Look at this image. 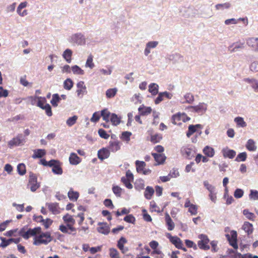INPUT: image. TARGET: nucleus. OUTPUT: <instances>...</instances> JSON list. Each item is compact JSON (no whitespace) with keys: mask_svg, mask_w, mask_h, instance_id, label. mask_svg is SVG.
Instances as JSON below:
<instances>
[{"mask_svg":"<svg viewBox=\"0 0 258 258\" xmlns=\"http://www.w3.org/2000/svg\"><path fill=\"white\" fill-rule=\"evenodd\" d=\"M190 119L185 113L178 112L172 116V121L174 124L180 125L182 122H186Z\"/></svg>","mask_w":258,"mask_h":258,"instance_id":"f03ea898","label":"nucleus"},{"mask_svg":"<svg viewBox=\"0 0 258 258\" xmlns=\"http://www.w3.org/2000/svg\"><path fill=\"white\" fill-rule=\"evenodd\" d=\"M181 152L182 155L188 159H191L192 157V150L190 148L186 147L183 148L181 150Z\"/></svg>","mask_w":258,"mask_h":258,"instance_id":"c756f323","label":"nucleus"},{"mask_svg":"<svg viewBox=\"0 0 258 258\" xmlns=\"http://www.w3.org/2000/svg\"><path fill=\"white\" fill-rule=\"evenodd\" d=\"M165 221L166 226L169 231H171L174 229L175 227L174 223L168 213L165 214Z\"/></svg>","mask_w":258,"mask_h":258,"instance_id":"2eb2a0df","label":"nucleus"},{"mask_svg":"<svg viewBox=\"0 0 258 258\" xmlns=\"http://www.w3.org/2000/svg\"><path fill=\"white\" fill-rule=\"evenodd\" d=\"M98 134L100 137L104 139H107L109 137V135L103 129L100 128L98 130Z\"/></svg>","mask_w":258,"mask_h":258,"instance_id":"052dcab7","label":"nucleus"},{"mask_svg":"<svg viewBox=\"0 0 258 258\" xmlns=\"http://www.w3.org/2000/svg\"><path fill=\"white\" fill-rule=\"evenodd\" d=\"M95 65L93 62V56L91 55H90L87 59V61L85 63V67L86 68H89L92 69L94 67Z\"/></svg>","mask_w":258,"mask_h":258,"instance_id":"a18cd8bd","label":"nucleus"},{"mask_svg":"<svg viewBox=\"0 0 258 258\" xmlns=\"http://www.w3.org/2000/svg\"><path fill=\"white\" fill-rule=\"evenodd\" d=\"M109 155V151L106 149H102L98 152V157L101 160L107 158Z\"/></svg>","mask_w":258,"mask_h":258,"instance_id":"aec40b11","label":"nucleus"},{"mask_svg":"<svg viewBox=\"0 0 258 258\" xmlns=\"http://www.w3.org/2000/svg\"><path fill=\"white\" fill-rule=\"evenodd\" d=\"M51 241L50 234L49 232L43 233L38 236H35L33 244L39 245L42 244H46Z\"/></svg>","mask_w":258,"mask_h":258,"instance_id":"f257e3e1","label":"nucleus"},{"mask_svg":"<svg viewBox=\"0 0 258 258\" xmlns=\"http://www.w3.org/2000/svg\"><path fill=\"white\" fill-rule=\"evenodd\" d=\"M184 98L186 100V102L191 103L194 100V96L190 93H187L184 95Z\"/></svg>","mask_w":258,"mask_h":258,"instance_id":"338daca9","label":"nucleus"},{"mask_svg":"<svg viewBox=\"0 0 258 258\" xmlns=\"http://www.w3.org/2000/svg\"><path fill=\"white\" fill-rule=\"evenodd\" d=\"M247 158V154L246 152H242L238 154L235 161L236 162L245 161Z\"/></svg>","mask_w":258,"mask_h":258,"instance_id":"37998d69","label":"nucleus"},{"mask_svg":"<svg viewBox=\"0 0 258 258\" xmlns=\"http://www.w3.org/2000/svg\"><path fill=\"white\" fill-rule=\"evenodd\" d=\"M234 121L236 123L238 127H244L246 126V123L244 121L243 118L241 117H236L234 118Z\"/></svg>","mask_w":258,"mask_h":258,"instance_id":"72a5a7b5","label":"nucleus"},{"mask_svg":"<svg viewBox=\"0 0 258 258\" xmlns=\"http://www.w3.org/2000/svg\"><path fill=\"white\" fill-rule=\"evenodd\" d=\"M97 231L102 234L107 235L110 232V227L106 223H99Z\"/></svg>","mask_w":258,"mask_h":258,"instance_id":"ddd939ff","label":"nucleus"},{"mask_svg":"<svg viewBox=\"0 0 258 258\" xmlns=\"http://www.w3.org/2000/svg\"><path fill=\"white\" fill-rule=\"evenodd\" d=\"M200 240L198 241V245L199 247L203 250H208L210 249V245L209 244L210 240L207 235L205 234H200L198 236Z\"/></svg>","mask_w":258,"mask_h":258,"instance_id":"7ed1b4c3","label":"nucleus"},{"mask_svg":"<svg viewBox=\"0 0 258 258\" xmlns=\"http://www.w3.org/2000/svg\"><path fill=\"white\" fill-rule=\"evenodd\" d=\"M27 186L33 192L36 191L39 188V185L37 183V178L35 176L32 175L30 176Z\"/></svg>","mask_w":258,"mask_h":258,"instance_id":"1a4fd4ad","label":"nucleus"},{"mask_svg":"<svg viewBox=\"0 0 258 258\" xmlns=\"http://www.w3.org/2000/svg\"><path fill=\"white\" fill-rule=\"evenodd\" d=\"M243 214L245 216L247 219L254 221L255 216L253 213L250 212L247 209H244L243 211Z\"/></svg>","mask_w":258,"mask_h":258,"instance_id":"79ce46f5","label":"nucleus"},{"mask_svg":"<svg viewBox=\"0 0 258 258\" xmlns=\"http://www.w3.org/2000/svg\"><path fill=\"white\" fill-rule=\"evenodd\" d=\"M70 163L72 165L78 164L81 160L80 158L75 153H71L69 157Z\"/></svg>","mask_w":258,"mask_h":258,"instance_id":"393cba45","label":"nucleus"},{"mask_svg":"<svg viewBox=\"0 0 258 258\" xmlns=\"http://www.w3.org/2000/svg\"><path fill=\"white\" fill-rule=\"evenodd\" d=\"M49 210L53 214H57L59 213V211L56 204H49L48 205Z\"/></svg>","mask_w":258,"mask_h":258,"instance_id":"a19ab883","label":"nucleus"},{"mask_svg":"<svg viewBox=\"0 0 258 258\" xmlns=\"http://www.w3.org/2000/svg\"><path fill=\"white\" fill-rule=\"evenodd\" d=\"M230 7V4L229 3L224 4H220L216 5L215 7L217 10L223 9L224 8L228 9Z\"/></svg>","mask_w":258,"mask_h":258,"instance_id":"680f3d73","label":"nucleus"},{"mask_svg":"<svg viewBox=\"0 0 258 258\" xmlns=\"http://www.w3.org/2000/svg\"><path fill=\"white\" fill-rule=\"evenodd\" d=\"M25 143V140L23 138L22 134H19L16 137L14 138L8 142V146L12 148L13 146H18L23 145Z\"/></svg>","mask_w":258,"mask_h":258,"instance_id":"39448f33","label":"nucleus"},{"mask_svg":"<svg viewBox=\"0 0 258 258\" xmlns=\"http://www.w3.org/2000/svg\"><path fill=\"white\" fill-rule=\"evenodd\" d=\"M73 52L70 49H67L62 54L63 58L68 62L70 63L72 61V56Z\"/></svg>","mask_w":258,"mask_h":258,"instance_id":"a878e982","label":"nucleus"},{"mask_svg":"<svg viewBox=\"0 0 258 258\" xmlns=\"http://www.w3.org/2000/svg\"><path fill=\"white\" fill-rule=\"evenodd\" d=\"M229 242V244L235 249L238 248L237 242V233L235 231L231 232V236L229 235H226Z\"/></svg>","mask_w":258,"mask_h":258,"instance_id":"6e6552de","label":"nucleus"},{"mask_svg":"<svg viewBox=\"0 0 258 258\" xmlns=\"http://www.w3.org/2000/svg\"><path fill=\"white\" fill-rule=\"evenodd\" d=\"M2 242L0 244V246L2 247H6L12 242V239H9L8 240L5 239L4 238H2Z\"/></svg>","mask_w":258,"mask_h":258,"instance_id":"0e129e2a","label":"nucleus"},{"mask_svg":"<svg viewBox=\"0 0 258 258\" xmlns=\"http://www.w3.org/2000/svg\"><path fill=\"white\" fill-rule=\"evenodd\" d=\"M222 152L224 158L233 159L236 155V152L234 150L227 148L223 149Z\"/></svg>","mask_w":258,"mask_h":258,"instance_id":"f3484780","label":"nucleus"},{"mask_svg":"<svg viewBox=\"0 0 258 258\" xmlns=\"http://www.w3.org/2000/svg\"><path fill=\"white\" fill-rule=\"evenodd\" d=\"M185 243L187 247H192L195 250H197L198 248L196 244L191 240L186 239L185 240Z\"/></svg>","mask_w":258,"mask_h":258,"instance_id":"4d7b16f0","label":"nucleus"},{"mask_svg":"<svg viewBox=\"0 0 258 258\" xmlns=\"http://www.w3.org/2000/svg\"><path fill=\"white\" fill-rule=\"evenodd\" d=\"M248 46L251 47L255 51H258V38H250L247 41Z\"/></svg>","mask_w":258,"mask_h":258,"instance_id":"6ab92c4d","label":"nucleus"},{"mask_svg":"<svg viewBox=\"0 0 258 258\" xmlns=\"http://www.w3.org/2000/svg\"><path fill=\"white\" fill-rule=\"evenodd\" d=\"M166 236L169 238L170 241L176 248H181V245H183V243L179 237L176 236H173L170 233H167Z\"/></svg>","mask_w":258,"mask_h":258,"instance_id":"9d476101","label":"nucleus"},{"mask_svg":"<svg viewBox=\"0 0 258 258\" xmlns=\"http://www.w3.org/2000/svg\"><path fill=\"white\" fill-rule=\"evenodd\" d=\"M155 150L158 153H152V155L156 162V165H160L161 164V146L159 145L156 146Z\"/></svg>","mask_w":258,"mask_h":258,"instance_id":"f8f14e48","label":"nucleus"},{"mask_svg":"<svg viewBox=\"0 0 258 258\" xmlns=\"http://www.w3.org/2000/svg\"><path fill=\"white\" fill-rule=\"evenodd\" d=\"M190 108L192 109V111L198 113L199 114H204L207 109V105L205 103H200L198 105L196 106H191Z\"/></svg>","mask_w":258,"mask_h":258,"instance_id":"0eeeda50","label":"nucleus"},{"mask_svg":"<svg viewBox=\"0 0 258 258\" xmlns=\"http://www.w3.org/2000/svg\"><path fill=\"white\" fill-rule=\"evenodd\" d=\"M64 222L66 223H75V220L71 215L67 214L64 215L62 218Z\"/></svg>","mask_w":258,"mask_h":258,"instance_id":"3c124183","label":"nucleus"},{"mask_svg":"<svg viewBox=\"0 0 258 258\" xmlns=\"http://www.w3.org/2000/svg\"><path fill=\"white\" fill-rule=\"evenodd\" d=\"M70 200L73 201H76L79 198V194L77 191H75L71 189L68 194Z\"/></svg>","mask_w":258,"mask_h":258,"instance_id":"c85d7f7f","label":"nucleus"},{"mask_svg":"<svg viewBox=\"0 0 258 258\" xmlns=\"http://www.w3.org/2000/svg\"><path fill=\"white\" fill-rule=\"evenodd\" d=\"M72 41L78 45H84L86 43V39L84 36L81 34H75L72 36Z\"/></svg>","mask_w":258,"mask_h":258,"instance_id":"9b49d317","label":"nucleus"},{"mask_svg":"<svg viewBox=\"0 0 258 258\" xmlns=\"http://www.w3.org/2000/svg\"><path fill=\"white\" fill-rule=\"evenodd\" d=\"M121 181L127 188L132 189L133 188V185L131 184L129 179H127L125 177H122L121 179Z\"/></svg>","mask_w":258,"mask_h":258,"instance_id":"864d4df0","label":"nucleus"},{"mask_svg":"<svg viewBox=\"0 0 258 258\" xmlns=\"http://www.w3.org/2000/svg\"><path fill=\"white\" fill-rule=\"evenodd\" d=\"M244 191L242 189L240 188H237L234 192V196L236 199H239L242 197Z\"/></svg>","mask_w":258,"mask_h":258,"instance_id":"13d9d810","label":"nucleus"},{"mask_svg":"<svg viewBox=\"0 0 258 258\" xmlns=\"http://www.w3.org/2000/svg\"><path fill=\"white\" fill-rule=\"evenodd\" d=\"M132 135V133L130 132H124L121 134L122 138L125 140L126 142H128L130 140V137Z\"/></svg>","mask_w":258,"mask_h":258,"instance_id":"69168bd1","label":"nucleus"},{"mask_svg":"<svg viewBox=\"0 0 258 258\" xmlns=\"http://www.w3.org/2000/svg\"><path fill=\"white\" fill-rule=\"evenodd\" d=\"M117 91V90L116 88L108 89L106 92V96L107 98H110L113 97L116 94Z\"/></svg>","mask_w":258,"mask_h":258,"instance_id":"c03bdc74","label":"nucleus"},{"mask_svg":"<svg viewBox=\"0 0 258 258\" xmlns=\"http://www.w3.org/2000/svg\"><path fill=\"white\" fill-rule=\"evenodd\" d=\"M141 115H146L150 114L152 111V109L150 107L141 106L138 109Z\"/></svg>","mask_w":258,"mask_h":258,"instance_id":"7c9ffc66","label":"nucleus"},{"mask_svg":"<svg viewBox=\"0 0 258 258\" xmlns=\"http://www.w3.org/2000/svg\"><path fill=\"white\" fill-rule=\"evenodd\" d=\"M71 70L73 73L75 75H83L84 74V71L77 65L72 67Z\"/></svg>","mask_w":258,"mask_h":258,"instance_id":"f704fd0d","label":"nucleus"},{"mask_svg":"<svg viewBox=\"0 0 258 258\" xmlns=\"http://www.w3.org/2000/svg\"><path fill=\"white\" fill-rule=\"evenodd\" d=\"M46 154L45 150L44 149H37L34 150V154L32 155L33 159L40 158L44 156Z\"/></svg>","mask_w":258,"mask_h":258,"instance_id":"bb28decb","label":"nucleus"},{"mask_svg":"<svg viewBox=\"0 0 258 258\" xmlns=\"http://www.w3.org/2000/svg\"><path fill=\"white\" fill-rule=\"evenodd\" d=\"M242 229L247 233V235H249L253 232V225L248 222H245L242 225Z\"/></svg>","mask_w":258,"mask_h":258,"instance_id":"b1692460","label":"nucleus"},{"mask_svg":"<svg viewBox=\"0 0 258 258\" xmlns=\"http://www.w3.org/2000/svg\"><path fill=\"white\" fill-rule=\"evenodd\" d=\"M112 191L117 197H120L121 194L122 189L118 186H113L112 187Z\"/></svg>","mask_w":258,"mask_h":258,"instance_id":"e2e57ef3","label":"nucleus"},{"mask_svg":"<svg viewBox=\"0 0 258 258\" xmlns=\"http://www.w3.org/2000/svg\"><path fill=\"white\" fill-rule=\"evenodd\" d=\"M110 256L111 258H120L119 253L117 250L113 248L109 249Z\"/></svg>","mask_w":258,"mask_h":258,"instance_id":"6e6d98bb","label":"nucleus"},{"mask_svg":"<svg viewBox=\"0 0 258 258\" xmlns=\"http://www.w3.org/2000/svg\"><path fill=\"white\" fill-rule=\"evenodd\" d=\"M40 232H41V228L40 227H36L33 229H29L27 231H25L24 229H22L20 231L19 234L24 239H27L31 236H34L37 234L40 233Z\"/></svg>","mask_w":258,"mask_h":258,"instance_id":"20e7f679","label":"nucleus"},{"mask_svg":"<svg viewBox=\"0 0 258 258\" xmlns=\"http://www.w3.org/2000/svg\"><path fill=\"white\" fill-rule=\"evenodd\" d=\"M17 170L19 174L23 175L26 173V167L25 164L21 163L17 166Z\"/></svg>","mask_w":258,"mask_h":258,"instance_id":"8fccbe9b","label":"nucleus"},{"mask_svg":"<svg viewBox=\"0 0 258 258\" xmlns=\"http://www.w3.org/2000/svg\"><path fill=\"white\" fill-rule=\"evenodd\" d=\"M159 44L158 41H150L147 43L146 47L145 49L144 54L146 56L148 55V54L150 53L151 49L155 48L157 45Z\"/></svg>","mask_w":258,"mask_h":258,"instance_id":"a211bd4d","label":"nucleus"},{"mask_svg":"<svg viewBox=\"0 0 258 258\" xmlns=\"http://www.w3.org/2000/svg\"><path fill=\"white\" fill-rule=\"evenodd\" d=\"M246 149L249 151L253 152L256 149L255 142L252 139H249L245 145Z\"/></svg>","mask_w":258,"mask_h":258,"instance_id":"5701e85b","label":"nucleus"},{"mask_svg":"<svg viewBox=\"0 0 258 258\" xmlns=\"http://www.w3.org/2000/svg\"><path fill=\"white\" fill-rule=\"evenodd\" d=\"M77 119L78 116L77 115H74L72 117H69L67 119L66 123L68 126H72L76 123Z\"/></svg>","mask_w":258,"mask_h":258,"instance_id":"de8ad7c7","label":"nucleus"},{"mask_svg":"<svg viewBox=\"0 0 258 258\" xmlns=\"http://www.w3.org/2000/svg\"><path fill=\"white\" fill-rule=\"evenodd\" d=\"M101 115L103 118V119L106 122H108L109 118L110 119V113L107 110V109H103L101 111Z\"/></svg>","mask_w":258,"mask_h":258,"instance_id":"ea45409f","label":"nucleus"},{"mask_svg":"<svg viewBox=\"0 0 258 258\" xmlns=\"http://www.w3.org/2000/svg\"><path fill=\"white\" fill-rule=\"evenodd\" d=\"M52 172L56 174L60 175L62 173V170L61 168L60 167L59 164L53 166V167L52 168Z\"/></svg>","mask_w":258,"mask_h":258,"instance_id":"5fc2aeb1","label":"nucleus"},{"mask_svg":"<svg viewBox=\"0 0 258 258\" xmlns=\"http://www.w3.org/2000/svg\"><path fill=\"white\" fill-rule=\"evenodd\" d=\"M245 81L251 84V87L254 91L258 92V81L255 79H245Z\"/></svg>","mask_w":258,"mask_h":258,"instance_id":"2f4dec72","label":"nucleus"},{"mask_svg":"<svg viewBox=\"0 0 258 258\" xmlns=\"http://www.w3.org/2000/svg\"><path fill=\"white\" fill-rule=\"evenodd\" d=\"M110 121L113 125H117L120 122V118H119L117 115L114 113L111 114L110 116Z\"/></svg>","mask_w":258,"mask_h":258,"instance_id":"c9c22d12","label":"nucleus"},{"mask_svg":"<svg viewBox=\"0 0 258 258\" xmlns=\"http://www.w3.org/2000/svg\"><path fill=\"white\" fill-rule=\"evenodd\" d=\"M250 70L252 72H258V62L254 61L252 62L250 66Z\"/></svg>","mask_w":258,"mask_h":258,"instance_id":"774afa93","label":"nucleus"},{"mask_svg":"<svg viewBox=\"0 0 258 258\" xmlns=\"http://www.w3.org/2000/svg\"><path fill=\"white\" fill-rule=\"evenodd\" d=\"M149 92L153 95H156L158 92V86L156 84H152L149 87Z\"/></svg>","mask_w":258,"mask_h":258,"instance_id":"58836bf2","label":"nucleus"},{"mask_svg":"<svg viewBox=\"0 0 258 258\" xmlns=\"http://www.w3.org/2000/svg\"><path fill=\"white\" fill-rule=\"evenodd\" d=\"M154 193V189L151 186H147L144 192V196L147 199L150 200L152 198Z\"/></svg>","mask_w":258,"mask_h":258,"instance_id":"cd10ccee","label":"nucleus"},{"mask_svg":"<svg viewBox=\"0 0 258 258\" xmlns=\"http://www.w3.org/2000/svg\"><path fill=\"white\" fill-rule=\"evenodd\" d=\"M60 100V97L59 95L57 94H54L52 95V99L50 101V103L53 106H57V103Z\"/></svg>","mask_w":258,"mask_h":258,"instance_id":"49530a36","label":"nucleus"},{"mask_svg":"<svg viewBox=\"0 0 258 258\" xmlns=\"http://www.w3.org/2000/svg\"><path fill=\"white\" fill-rule=\"evenodd\" d=\"M42 109L45 110L46 114L48 116H52V113L51 111V108L49 104H45V106H44Z\"/></svg>","mask_w":258,"mask_h":258,"instance_id":"bf43d9fd","label":"nucleus"},{"mask_svg":"<svg viewBox=\"0 0 258 258\" xmlns=\"http://www.w3.org/2000/svg\"><path fill=\"white\" fill-rule=\"evenodd\" d=\"M203 126L200 124L196 125H189L188 127V131L186 132V136L189 138L194 133H195L198 128H202Z\"/></svg>","mask_w":258,"mask_h":258,"instance_id":"dca6fc26","label":"nucleus"},{"mask_svg":"<svg viewBox=\"0 0 258 258\" xmlns=\"http://www.w3.org/2000/svg\"><path fill=\"white\" fill-rule=\"evenodd\" d=\"M27 6V3L24 2L21 3L17 8V12L18 14L21 17H24L25 16H26L27 15V12L26 10H24L22 12V10H23V9L25 8Z\"/></svg>","mask_w":258,"mask_h":258,"instance_id":"4be33fe9","label":"nucleus"},{"mask_svg":"<svg viewBox=\"0 0 258 258\" xmlns=\"http://www.w3.org/2000/svg\"><path fill=\"white\" fill-rule=\"evenodd\" d=\"M249 198L250 200H258V191L256 190L251 189L250 190Z\"/></svg>","mask_w":258,"mask_h":258,"instance_id":"09e8293b","label":"nucleus"},{"mask_svg":"<svg viewBox=\"0 0 258 258\" xmlns=\"http://www.w3.org/2000/svg\"><path fill=\"white\" fill-rule=\"evenodd\" d=\"M136 169L138 173H141L146 166V163L144 161L137 160L136 161Z\"/></svg>","mask_w":258,"mask_h":258,"instance_id":"473e14b6","label":"nucleus"},{"mask_svg":"<svg viewBox=\"0 0 258 258\" xmlns=\"http://www.w3.org/2000/svg\"><path fill=\"white\" fill-rule=\"evenodd\" d=\"M37 100V106L42 109L44 107V106H45V103L46 101L45 98L42 97H38Z\"/></svg>","mask_w":258,"mask_h":258,"instance_id":"603ef678","label":"nucleus"},{"mask_svg":"<svg viewBox=\"0 0 258 258\" xmlns=\"http://www.w3.org/2000/svg\"><path fill=\"white\" fill-rule=\"evenodd\" d=\"M204 154L208 157H213L215 155L214 148L209 146H206L203 150Z\"/></svg>","mask_w":258,"mask_h":258,"instance_id":"412c9836","label":"nucleus"},{"mask_svg":"<svg viewBox=\"0 0 258 258\" xmlns=\"http://www.w3.org/2000/svg\"><path fill=\"white\" fill-rule=\"evenodd\" d=\"M244 47V42H237L233 43L228 48L231 52H235L243 49Z\"/></svg>","mask_w":258,"mask_h":258,"instance_id":"4468645a","label":"nucleus"},{"mask_svg":"<svg viewBox=\"0 0 258 258\" xmlns=\"http://www.w3.org/2000/svg\"><path fill=\"white\" fill-rule=\"evenodd\" d=\"M120 146L117 142H110L109 144V149L112 152H116L119 150Z\"/></svg>","mask_w":258,"mask_h":258,"instance_id":"4c0bfd02","label":"nucleus"},{"mask_svg":"<svg viewBox=\"0 0 258 258\" xmlns=\"http://www.w3.org/2000/svg\"><path fill=\"white\" fill-rule=\"evenodd\" d=\"M77 90L76 91L77 96L79 98H82L83 96L87 94L86 86L84 82L81 81L77 84Z\"/></svg>","mask_w":258,"mask_h":258,"instance_id":"423d86ee","label":"nucleus"},{"mask_svg":"<svg viewBox=\"0 0 258 258\" xmlns=\"http://www.w3.org/2000/svg\"><path fill=\"white\" fill-rule=\"evenodd\" d=\"M73 82L71 79H67L63 82V87L67 90H70L73 88Z\"/></svg>","mask_w":258,"mask_h":258,"instance_id":"e433bc0d","label":"nucleus"}]
</instances>
